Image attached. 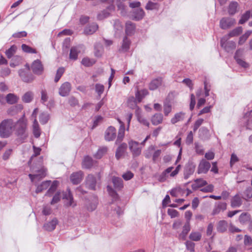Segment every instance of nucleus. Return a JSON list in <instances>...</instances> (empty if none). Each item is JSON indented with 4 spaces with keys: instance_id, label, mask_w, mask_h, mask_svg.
Returning a JSON list of instances; mask_svg holds the SVG:
<instances>
[{
    "instance_id": "1",
    "label": "nucleus",
    "mask_w": 252,
    "mask_h": 252,
    "mask_svg": "<svg viewBox=\"0 0 252 252\" xmlns=\"http://www.w3.org/2000/svg\"><path fill=\"white\" fill-rule=\"evenodd\" d=\"M14 130L18 138L23 141L28 136L27 123L24 118L20 119L17 122H14Z\"/></svg>"
},
{
    "instance_id": "2",
    "label": "nucleus",
    "mask_w": 252,
    "mask_h": 252,
    "mask_svg": "<svg viewBox=\"0 0 252 252\" xmlns=\"http://www.w3.org/2000/svg\"><path fill=\"white\" fill-rule=\"evenodd\" d=\"M14 127V122L11 119L3 120L0 123V137L7 138L13 133Z\"/></svg>"
},
{
    "instance_id": "3",
    "label": "nucleus",
    "mask_w": 252,
    "mask_h": 252,
    "mask_svg": "<svg viewBox=\"0 0 252 252\" xmlns=\"http://www.w3.org/2000/svg\"><path fill=\"white\" fill-rule=\"evenodd\" d=\"M129 148L134 156H138L141 153V149L143 146L141 143L131 140L128 142Z\"/></svg>"
},
{
    "instance_id": "4",
    "label": "nucleus",
    "mask_w": 252,
    "mask_h": 252,
    "mask_svg": "<svg viewBox=\"0 0 252 252\" xmlns=\"http://www.w3.org/2000/svg\"><path fill=\"white\" fill-rule=\"evenodd\" d=\"M31 68L32 72L36 75H41L44 70V67L41 62L38 59L32 62Z\"/></svg>"
},
{
    "instance_id": "5",
    "label": "nucleus",
    "mask_w": 252,
    "mask_h": 252,
    "mask_svg": "<svg viewBox=\"0 0 252 252\" xmlns=\"http://www.w3.org/2000/svg\"><path fill=\"white\" fill-rule=\"evenodd\" d=\"M210 167L211 164L210 162L206 159H202L198 164L197 173L198 174H206L209 171Z\"/></svg>"
},
{
    "instance_id": "6",
    "label": "nucleus",
    "mask_w": 252,
    "mask_h": 252,
    "mask_svg": "<svg viewBox=\"0 0 252 252\" xmlns=\"http://www.w3.org/2000/svg\"><path fill=\"white\" fill-rule=\"evenodd\" d=\"M235 23L234 19L230 17H224L222 18L220 22L221 29L225 30L229 28Z\"/></svg>"
},
{
    "instance_id": "7",
    "label": "nucleus",
    "mask_w": 252,
    "mask_h": 252,
    "mask_svg": "<svg viewBox=\"0 0 252 252\" xmlns=\"http://www.w3.org/2000/svg\"><path fill=\"white\" fill-rule=\"evenodd\" d=\"M71 89V85L68 82L63 83L59 90V94L62 96H66L69 94Z\"/></svg>"
},
{
    "instance_id": "8",
    "label": "nucleus",
    "mask_w": 252,
    "mask_h": 252,
    "mask_svg": "<svg viewBox=\"0 0 252 252\" xmlns=\"http://www.w3.org/2000/svg\"><path fill=\"white\" fill-rule=\"evenodd\" d=\"M116 137V128L112 126H110L107 128L105 132V139L106 141H112Z\"/></svg>"
},
{
    "instance_id": "9",
    "label": "nucleus",
    "mask_w": 252,
    "mask_h": 252,
    "mask_svg": "<svg viewBox=\"0 0 252 252\" xmlns=\"http://www.w3.org/2000/svg\"><path fill=\"white\" fill-rule=\"evenodd\" d=\"M220 45L227 52H230L236 47V44L233 41L226 42V38H222L220 40Z\"/></svg>"
},
{
    "instance_id": "10",
    "label": "nucleus",
    "mask_w": 252,
    "mask_h": 252,
    "mask_svg": "<svg viewBox=\"0 0 252 252\" xmlns=\"http://www.w3.org/2000/svg\"><path fill=\"white\" fill-rule=\"evenodd\" d=\"M115 7L113 4L110 5L106 10H103L101 11L97 14V19L99 20H101L108 17L111 12L114 10Z\"/></svg>"
},
{
    "instance_id": "11",
    "label": "nucleus",
    "mask_w": 252,
    "mask_h": 252,
    "mask_svg": "<svg viewBox=\"0 0 252 252\" xmlns=\"http://www.w3.org/2000/svg\"><path fill=\"white\" fill-rule=\"evenodd\" d=\"M83 175V172L81 171L73 173L70 175V180L73 184H78L82 180Z\"/></svg>"
},
{
    "instance_id": "12",
    "label": "nucleus",
    "mask_w": 252,
    "mask_h": 252,
    "mask_svg": "<svg viewBox=\"0 0 252 252\" xmlns=\"http://www.w3.org/2000/svg\"><path fill=\"white\" fill-rule=\"evenodd\" d=\"M130 40L127 36H125L123 39L121 47L119 49V51L122 53L127 52L130 48Z\"/></svg>"
},
{
    "instance_id": "13",
    "label": "nucleus",
    "mask_w": 252,
    "mask_h": 252,
    "mask_svg": "<svg viewBox=\"0 0 252 252\" xmlns=\"http://www.w3.org/2000/svg\"><path fill=\"white\" fill-rule=\"evenodd\" d=\"M162 83V79L161 77L154 79L150 83L149 88L150 90H155L161 85Z\"/></svg>"
},
{
    "instance_id": "14",
    "label": "nucleus",
    "mask_w": 252,
    "mask_h": 252,
    "mask_svg": "<svg viewBox=\"0 0 252 252\" xmlns=\"http://www.w3.org/2000/svg\"><path fill=\"white\" fill-rule=\"evenodd\" d=\"M98 28V25L95 23H93L86 27L84 32L85 34H92L97 30Z\"/></svg>"
},
{
    "instance_id": "15",
    "label": "nucleus",
    "mask_w": 252,
    "mask_h": 252,
    "mask_svg": "<svg viewBox=\"0 0 252 252\" xmlns=\"http://www.w3.org/2000/svg\"><path fill=\"white\" fill-rule=\"evenodd\" d=\"M86 186L87 187L93 190L95 189L96 185V180L93 175H89L86 180Z\"/></svg>"
},
{
    "instance_id": "16",
    "label": "nucleus",
    "mask_w": 252,
    "mask_h": 252,
    "mask_svg": "<svg viewBox=\"0 0 252 252\" xmlns=\"http://www.w3.org/2000/svg\"><path fill=\"white\" fill-rule=\"evenodd\" d=\"M195 168V165L193 164L188 165L184 170V177L185 179H188L189 177L193 174Z\"/></svg>"
},
{
    "instance_id": "17",
    "label": "nucleus",
    "mask_w": 252,
    "mask_h": 252,
    "mask_svg": "<svg viewBox=\"0 0 252 252\" xmlns=\"http://www.w3.org/2000/svg\"><path fill=\"white\" fill-rule=\"evenodd\" d=\"M144 15L145 12L141 8L134 9L132 14L133 19L136 21H139L142 19L144 17Z\"/></svg>"
},
{
    "instance_id": "18",
    "label": "nucleus",
    "mask_w": 252,
    "mask_h": 252,
    "mask_svg": "<svg viewBox=\"0 0 252 252\" xmlns=\"http://www.w3.org/2000/svg\"><path fill=\"white\" fill-rule=\"evenodd\" d=\"M81 45L71 47L70 51L69 58L71 60H76L78 54L80 52Z\"/></svg>"
},
{
    "instance_id": "19",
    "label": "nucleus",
    "mask_w": 252,
    "mask_h": 252,
    "mask_svg": "<svg viewBox=\"0 0 252 252\" xmlns=\"http://www.w3.org/2000/svg\"><path fill=\"white\" fill-rule=\"evenodd\" d=\"M119 123L121 124L120 129L119 130L117 139L116 141V144L120 143L123 139L125 135V126L124 123L119 119H118Z\"/></svg>"
},
{
    "instance_id": "20",
    "label": "nucleus",
    "mask_w": 252,
    "mask_h": 252,
    "mask_svg": "<svg viewBox=\"0 0 252 252\" xmlns=\"http://www.w3.org/2000/svg\"><path fill=\"white\" fill-rule=\"evenodd\" d=\"M5 99L7 103L14 104L18 102L19 97L14 94L9 93L6 95Z\"/></svg>"
},
{
    "instance_id": "21",
    "label": "nucleus",
    "mask_w": 252,
    "mask_h": 252,
    "mask_svg": "<svg viewBox=\"0 0 252 252\" xmlns=\"http://www.w3.org/2000/svg\"><path fill=\"white\" fill-rule=\"evenodd\" d=\"M206 185H207V182L206 181L203 180V179L199 178L197 179L194 181V183H193L191 185V187L193 189L196 190L199 188L206 186Z\"/></svg>"
},
{
    "instance_id": "22",
    "label": "nucleus",
    "mask_w": 252,
    "mask_h": 252,
    "mask_svg": "<svg viewBox=\"0 0 252 252\" xmlns=\"http://www.w3.org/2000/svg\"><path fill=\"white\" fill-rule=\"evenodd\" d=\"M58 221L57 219L54 218L51 221L45 223L44 225V227L45 229L48 231H53L55 229L56 225L58 224Z\"/></svg>"
},
{
    "instance_id": "23",
    "label": "nucleus",
    "mask_w": 252,
    "mask_h": 252,
    "mask_svg": "<svg viewBox=\"0 0 252 252\" xmlns=\"http://www.w3.org/2000/svg\"><path fill=\"white\" fill-rule=\"evenodd\" d=\"M163 115L160 113H156L151 118V122L153 125L157 126L162 123Z\"/></svg>"
},
{
    "instance_id": "24",
    "label": "nucleus",
    "mask_w": 252,
    "mask_h": 252,
    "mask_svg": "<svg viewBox=\"0 0 252 252\" xmlns=\"http://www.w3.org/2000/svg\"><path fill=\"white\" fill-rule=\"evenodd\" d=\"M94 164V160L92 158L86 156L84 158L82 162V167L85 169H89L92 167Z\"/></svg>"
},
{
    "instance_id": "25",
    "label": "nucleus",
    "mask_w": 252,
    "mask_h": 252,
    "mask_svg": "<svg viewBox=\"0 0 252 252\" xmlns=\"http://www.w3.org/2000/svg\"><path fill=\"white\" fill-rule=\"evenodd\" d=\"M149 92L146 89H143L140 91L137 90L135 93V97L138 102H140L145 96L148 95Z\"/></svg>"
},
{
    "instance_id": "26",
    "label": "nucleus",
    "mask_w": 252,
    "mask_h": 252,
    "mask_svg": "<svg viewBox=\"0 0 252 252\" xmlns=\"http://www.w3.org/2000/svg\"><path fill=\"white\" fill-rule=\"evenodd\" d=\"M112 180L114 187L116 189L120 190L123 188V181L121 178L113 177Z\"/></svg>"
},
{
    "instance_id": "27",
    "label": "nucleus",
    "mask_w": 252,
    "mask_h": 252,
    "mask_svg": "<svg viewBox=\"0 0 252 252\" xmlns=\"http://www.w3.org/2000/svg\"><path fill=\"white\" fill-rule=\"evenodd\" d=\"M127 148V144L126 143H123L121 144L118 148L116 153V157L119 159L124 154Z\"/></svg>"
},
{
    "instance_id": "28",
    "label": "nucleus",
    "mask_w": 252,
    "mask_h": 252,
    "mask_svg": "<svg viewBox=\"0 0 252 252\" xmlns=\"http://www.w3.org/2000/svg\"><path fill=\"white\" fill-rule=\"evenodd\" d=\"M185 117V113L182 112L177 113L174 115V116L171 119V123L172 124H175L178 122L183 121Z\"/></svg>"
},
{
    "instance_id": "29",
    "label": "nucleus",
    "mask_w": 252,
    "mask_h": 252,
    "mask_svg": "<svg viewBox=\"0 0 252 252\" xmlns=\"http://www.w3.org/2000/svg\"><path fill=\"white\" fill-rule=\"evenodd\" d=\"M173 167H169L165 169L159 176V181L164 182L166 180V178L170 176V174L173 171Z\"/></svg>"
},
{
    "instance_id": "30",
    "label": "nucleus",
    "mask_w": 252,
    "mask_h": 252,
    "mask_svg": "<svg viewBox=\"0 0 252 252\" xmlns=\"http://www.w3.org/2000/svg\"><path fill=\"white\" fill-rule=\"evenodd\" d=\"M227 222L225 220H222L218 222L217 226V229L218 231L222 233L227 230Z\"/></svg>"
},
{
    "instance_id": "31",
    "label": "nucleus",
    "mask_w": 252,
    "mask_h": 252,
    "mask_svg": "<svg viewBox=\"0 0 252 252\" xmlns=\"http://www.w3.org/2000/svg\"><path fill=\"white\" fill-rule=\"evenodd\" d=\"M242 201L241 197L238 195H235L231 199V205L232 207H238L242 204Z\"/></svg>"
},
{
    "instance_id": "32",
    "label": "nucleus",
    "mask_w": 252,
    "mask_h": 252,
    "mask_svg": "<svg viewBox=\"0 0 252 252\" xmlns=\"http://www.w3.org/2000/svg\"><path fill=\"white\" fill-rule=\"evenodd\" d=\"M190 230V227L189 222V221H187L184 224L182 232L180 235V237L183 240H185L186 238V236L189 232Z\"/></svg>"
},
{
    "instance_id": "33",
    "label": "nucleus",
    "mask_w": 252,
    "mask_h": 252,
    "mask_svg": "<svg viewBox=\"0 0 252 252\" xmlns=\"http://www.w3.org/2000/svg\"><path fill=\"white\" fill-rule=\"evenodd\" d=\"M135 24L131 22H127L126 24V32L127 35L132 34L135 31Z\"/></svg>"
},
{
    "instance_id": "34",
    "label": "nucleus",
    "mask_w": 252,
    "mask_h": 252,
    "mask_svg": "<svg viewBox=\"0 0 252 252\" xmlns=\"http://www.w3.org/2000/svg\"><path fill=\"white\" fill-rule=\"evenodd\" d=\"M45 176V172L43 170H38V173L32 174H29V176L31 179L32 182H33L34 180L38 179H40L43 178Z\"/></svg>"
},
{
    "instance_id": "35",
    "label": "nucleus",
    "mask_w": 252,
    "mask_h": 252,
    "mask_svg": "<svg viewBox=\"0 0 252 252\" xmlns=\"http://www.w3.org/2000/svg\"><path fill=\"white\" fill-rule=\"evenodd\" d=\"M33 98V94L32 92H26L22 97V101L25 103L31 102Z\"/></svg>"
},
{
    "instance_id": "36",
    "label": "nucleus",
    "mask_w": 252,
    "mask_h": 252,
    "mask_svg": "<svg viewBox=\"0 0 252 252\" xmlns=\"http://www.w3.org/2000/svg\"><path fill=\"white\" fill-rule=\"evenodd\" d=\"M202 238V234L200 232L192 231L189 235V238L193 241H199Z\"/></svg>"
},
{
    "instance_id": "37",
    "label": "nucleus",
    "mask_w": 252,
    "mask_h": 252,
    "mask_svg": "<svg viewBox=\"0 0 252 252\" xmlns=\"http://www.w3.org/2000/svg\"><path fill=\"white\" fill-rule=\"evenodd\" d=\"M51 185V181H46L43 182L40 185H39L36 189V192L39 193L41 192L44 189H46Z\"/></svg>"
},
{
    "instance_id": "38",
    "label": "nucleus",
    "mask_w": 252,
    "mask_h": 252,
    "mask_svg": "<svg viewBox=\"0 0 252 252\" xmlns=\"http://www.w3.org/2000/svg\"><path fill=\"white\" fill-rule=\"evenodd\" d=\"M137 102H138L136 97L135 98L133 96L129 97L127 99V105L128 107L133 109L137 107Z\"/></svg>"
},
{
    "instance_id": "39",
    "label": "nucleus",
    "mask_w": 252,
    "mask_h": 252,
    "mask_svg": "<svg viewBox=\"0 0 252 252\" xmlns=\"http://www.w3.org/2000/svg\"><path fill=\"white\" fill-rule=\"evenodd\" d=\"M33 132L34 136L38 138L40 135V132L39 128V125L38 122L36 119H34L33 123Z\"/></svg>"
},
{
    "instance_id": "40",
    "label": "nucleus",
    "mask_w": 252,
    "mask_h": 252,
    "mask_svg": "<svg viewBox=\"0 0 252 252\" xmlns=\"http://www.w3.org/2000/svg\"><path fill=\"white\" fill-rule=\"evenodd\" d=\"M238 5V3L235 1H232L230 3L228 10L229 14L233 15L236 12Z\"/></svg>"
},
{
    "instance_id": "41",
    "label": "nucleus",
    "mask_w": 252,
    "mask_h": 252,
    "mask_svg": "<svg viewBox=\"0 0 252 252\" xmlns=\"http://www.w3.org/2000/svg\"><path fill=\"white\" fill-rule=\"evenodd\" d=\"M17 46L15 45L11 46L10 48L5 51V54L8 59H10L16 53Z\"/></svg>"
},
{
    "instance_id": "42",
    "label": "nucleus",
    "mask_w": 252,
    "mask_h": 252,
    "mask_svg": "<svg viewBox=\"0 0 252 252\" xmlns=\"http://www.w3.org/2000/svg\"><path fill=\"white\" fill-rule=\"evenodd\" d=\"M95 63V60L93 59H90L88 57L84 58L81 63L85 66H90L93 65Z\"/></svg>"
},
{
    "instance_id": "43",
    "label": "nucleus",
    "mask_w": 252,
    "mask_h": 252,
    "mask_svg": "<svg viewBox=\"0 0 252 252\" xmlns=\"http://www.w3.org/2000/svg\"><path fill=\"white\" fill-rule=\"evenodd\" d=\"M59 181L56 180L52 182L50 188L48 190L47 194L49 195H51V194H52L56 191L59 185Z\"/></svg>"
},
{
    "instance_id": "44",
    "label": "nucleus",
    "mask_w": 252,
    "mask_h": 252,
    "mask_svg": "<svg viewBox=\"0 0 252 252\" xmlns=\"http://www.w3.org/2000/svg\"><path fill=\"white\" fill-rule=\"evenodd\" d=\"M63 198L66 199L68 200V202L67 203V206H75L76 205L75 204H74L73 203V196L71 195L70 190H68V192L67 193H66L64 195Z\"/></svg>"
},
{
    "instance_id": "45",
    "label": "nucleus",
    "mask_w": 252,
    "mask_h": 252,
    "mask_svg": "<svg viewBox=\"0 0 252 252\" xmlns=\"http://www.w3.org/2000/svg\"><path fill=\"white\" fill-rule=\"evenodd\" d=\"M250 219L251 216L247 213H243L239 217V221L242 224H245L249 221Z\"/></svg>"
},
{
    "instance_id": "46",
    "label": "nucleus",
    "mask_w": 252,
    "mask_h": 252,
    "mask_svg": "<svg viewBox=\"0 0 252 252\" xmlns=\"http://www.w3.org/2000/svg\"><path fill=\"white\" fill-rule=\"evenodd\" d=\"M242 32V28L241 27H237L234 30H233L232 31H231L228 36L229 37H234L236 36H238L239 34H240Z\"/></svg>"
},
{
    "instance_id": "47",
    "label": "nucleus",
    "mask_w": 252,
    "mask_h": 252,
    "mask_svg": "<svg viewBox=\"0 0 252 252\" xmlns=\"http://www.w3.org/2000/svg\"><path fill=\"white\" fill-rule=\"evenodd\" d=\"M107 147H102L98 150L97 153L94 155V157L98 159L100 158L107 152Z\"/></svg>"
},
{
    "instance_id": "48",
    "label": "nucleus",
    "mask_w": 252,
    "mask_h": 252,
    "mask_svg": "<svg viewBox=\"0 0 252 252\" xmlns=\"http://www.w3.org/2000/svg\"><path fill=\"white\" fill-rule=\"evenodd\" d=\"M251 16V12L250 11H247L244 14L241 16V19L239 21V24H243L246 21H247L250 18Z\"/></svg>"
},
{
    "instance_id": "49",
    "label": "nucleus",
    "mask_w": 252,
    "mask_h": 252,
    "mask_svg": "<svg viewBox=\"0 0 252 252\" xmlns=\"http://www.w3.org/2000/svg\"><path fill=\"white\" fill-rule=\"evenodd\" d=\"M159 5L158 3L149 1L146 6V9L147 10L158 9Z\"/></svg>"
},
{
    "instance_id": "50",
    "label": "nucleus",
    "mask_w": 252,
    "mask_h": 252,
    "mask_svg": "<svg viewBox=\"0 0 252 252\" xmlns=\"http://www.w3.org/2000/svg\"><path fill=\"white\" fill-rule=\"evenodd\" d=\"M240 160L239 158L237 157V156L235 153H232L231 155L230 159V166L232 168L233 165L237 162H239Z\"/></svg>"
},
{
    "instance_id": "51",
    "label": "nucleus",
    "mask_w": 252,
    "mask_h": 252,
    "mask_svg": "<svg viewBox=\"0 0 252 252\" xmlns=\"http://www.w3.org/2000/svg\"><path fill=\"white\" fill-rule=\"evenodd\" d=\"M49 115L47 113H42L40 115L39 121L42 124H45L49 120Z\"/></svg>"
},
{
    "instance_id": "52",
    "label": "nucleus",
    "mask_w": 252,
    "mask_h": 252,
    "mask_svg": "<svg viewBox=\"0 0 252 252\" xmlns=\"http://www.w3.org/2000/svg\"><path fill=\"white\" fill-rule=\"evenodd\" d=\"M22 49L24 52L28 53H36L35 49L32 48L28 45L23 44L22 45Z\"/></svg>"
},
{
    "instance_id": "53",
    "label": "nucleus",
    "mask_w": 252,
    "mask_h": 252,
    "mask_svg": "<svg viewBox=\"0 0 252 252\" xmlns=\"http://www.w3.org/2000/svg\"><path fill=\"white\" fill-rule=\"evenodd\" d=\"M209 103L211 104L209 106H207L204 107L203 109H202L198 113V116H200L204 113H207L210 112V108L212 107V106L215 103V101L214 98H212V102H209Z\"/></svg>"
},
{
    "instance_id": "54",
    "label": "nucleus",
    "mask_w": 252,
    "mask_h": 252,
    "mask_svg": "<svg viewBox=\"0 0 252 252\" xmlns=\"http://www.w3.org/2000/svg\"><path fill=\"white\" fill-rule=\"evenodd\" d=\"M64 72V68L63 67H60L57 71L56 75L55 78V82H58L60 79Z\"/></svg>"
},
{
    "instance_id": "55",
    "label": "nucleus",
    "mask_w": 252,
    "mask_h": 252,
    "mask_svg": "<svg viewBox=\"0 0 252 252\" xmlns=\"http://www.w3.org/2000/svg\"><path fill=\"white\" fill-rule=\"evenodd\" d=\"M171 110L172 106L169 102H166L164 104L163 111L164 114L165 116H168V115L171 112Z\"/></svg>"
},
{
    "instance_id": "56",
    "label": "nucleus",
    "mask_w": 252,
    "mask_h": 252,
    "mask_svg": "<svg viewBox=\"0 0 252 252\" xmlns=\"http://www.w3.org/2000/svg\"><path fill=\"white\" fill-rule=\"evenodd\" d=\"M185 245L188 250L191 252H194L195 244L191 241L188 240L186 242Z\"/></svg>"
},
{
    "instance_id": "57",
    "label": "nucleus",
    "mask_w": 252,
    "mask_h": 252,
    "mask_svg": "<svg viewBox=\"0 0 252 252\" xmlns=\"http://www.w3.org/2000/svg\"><path fill=\"white\" fill-rule=\"evenodd\" d=\"M107 191L110 196H111L114 199H117L118 198V195L116 192L110 186L107 187Z\"/></svg>"
},
{
    "instance_id": "58",
    "label": "nucleus",
    "mask_w": 252,
    "mask_h": 252,
    "mask_svg": "<svg viewBox=\"0 0 252 252\" xmlns=\"http://www.w3.org/2000/svg\"><path fill=\"white\" fill-rule=\"evenodd\" d=\"M95 89L96 92L100 96L104 92V87L103 85L96 84L95 86Z\"/></svg>"
},
{
    "instance_id": "59",
    "label": "nucleus",
    "mask_w": 252,
    "mask_h": 252,
    "mask_svg": "<svg viewBox=\"0 0 252 252\" xmlns=\"http://www.w3.org/2000/svg\"><path fill=\"white\" fill-rule=\"evenodd\" d=\"M138 122L143 125L149 126L150 123L148 120L142 116H139L137 118Z\"/></svg>"
},
{
    "instance_id": "60",
    "label": "nucleus",
    "mask_w": 252,
    "mask_h": 252,
    "mask_svg": "<svg viewBox=\"0 0 252 252\" xmlns=\"http://www.w3.org/2000/svg\"><path fill=\"white\" fill-rule=\"evenodd\" d=\"M204 120L202 118L198 119L195 121L193 127V129L194 132L197 130L199 127L202 124Z\"/></svg>"
},
{
    "instance_id": "61",
    "label": "nucleus",
    "mask_w": 252,
    "mask_h": 252,
    "mask_svg": "<svg viewBox=\"0 0 252 252\" xmlns=\"http://www.w3.org/2000/svg\"><path fill=\"white\" fill-rule=\"evenodd\" d=\"M61 197V196L60 192H57L53 196V199L51 202V204H54L58 203L60 200Z\"/></svg>"
},
{
    "instance_id": "62",
    "label": "nucleus",
    "mask_w": 252,
    "mask_h": 252,
    "mask_svg": "<svg viewBox=\"0 0 252 252\" xmlns=\"http://www.w3.org/2000/svg\"><path fill=\"white\" fill-rule=\"evenodd\" d=\"M214 190V186L210 184L206 187L201 189L200 191L204 192H212Z\"/></svg>"
},
{
    "instance_id": "63",
    "label": "nucleus",
    "mask_w": 252,
    "mask_h": 252,
    "mask_svg": "<svg viewBox=\"0 0 252 252\" xmlns=\"http://www.w3.org/2000/svg\"><path fill=\"white\" fill-rule=\"evenodd\" d=\"M11 72L10 69L8 67L2 68L0 71V74L2 77H6L8 76Z\"/></svg>"
},
{
    "instance_id": "64",
    "label": "nucleus",
    "mask_w": 252,
    "mask_h": 252,
    "mask_svg": "<svg viewBox=\"0 0 252 252\" xmlns=\"http://www.w3.org/2000/svg\"><path fill=\"white\" fill-rule=\"evenodd\" d=\"M123 178L126 181L129 180L133 178V174L130 171H127L123 174L122 175Z\"/></svg>"
}]
</instances>
